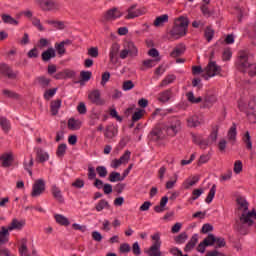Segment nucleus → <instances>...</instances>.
<instances>
[{
	"label": "nucleus",
	"instance_id": "f257e3e1",
	"mask_svg": "<svg viewBox=\"0 0 256 256\" xmlns=\"http://www.w3.org/2000/svg\"><path fill=\"white\" fill-rule=\"evenodd\" d=\"M235 215V231L240 233V235H247L249 229L255 225L256 212L255 210L250 211L249 202L245 198L238 197L236 199Z\"/></svg>",
	"mask_w": 256,
	"mask_h": 256
},
{
	"label": "nucleus",
	"instance_id": "f03ea898",
	"mask_svg": "<svg viewBox=\"0 0 256 256\" xmlns=\"http://www.w3.org/2000/svg\"><path fill=\"white\" fill-rule=\"evenodd\" d=\"M237 67L242 73H248L250 77L256 75V64L249 61V51L240 50L238 52Z\"/></svg>",
	"mask_w": 256,
	"mask_h": 256
},
{
	"label": "nucleus",
	"instance_id": "7ed1b4c3",
	"mask_svg": "<svg viewBox=\"0 0 256 256\" xmlns=\"http://www.w3.org/2000/svg\"><path fill=\"white\" fill-rule=\"evenodd\" d=\"M139 55V49L135 45L134 42L128 41L124 44V49L120 51L119 57L120 59H127L130 57L131 59H135Z\"/></svg>",
	"mask_w": 256,
	"mask_h": 256
},
{
	"label": "nucleus",
	"instance_id": "20e7f679",
	"mask_svg": "<svg viewBox=\"0 0 256 256\" xmlns=\"http://www.w3.org/2000/svg\"><path fill=\"white\" fill-rule=\"evenodd\" d=\"M152 240L154 241L150 247V249L145 250L146 255L148 256H163L161 252V236L159 233H156L152 236Z\"/></svg>",
	"mask_w": 256,
	"mask_h": 256
},
{
	"label": "nucleus",
	"instance_id": "39448f33",
	"mask_svg": "<svg viewBox=\"0 0 256 256\" xmlns=\"http://www.w3.org/2000/svg\"><path fill=\"white\" fill-rule=\"evenodd\" d=\"M221 73V66L217 65V62L210 61L208 65L204 68V73L202 74L203 79L208 81L211 77L219 75Z\"/></svg>",
	"mask_w": 256,
	"mask_h": 256
},
{
	"label": "nucleus",
	"instance_id": "423d86ee",
	"mask_svg": "<svg viewBox=\"0 0 256 256\" xmlns=\"http://www.w3.org/2000/svg\"><path fill=\"white\" fill-rule=\"evenodd\" d=\"M181 131V120L172 118L166 125V133L169 137H175Z\"/></svg>",
	"mask_w": 256,
	"mask_h": 256
},
{
	"label": "nucleus",
	"instance_id": "0eeeda50",
	"mask_svg": "<svg viewBox=\"0 0 256 256\" xmlns=\"http://www.w3.org/2000/svg\"><path fill=\"white\" fill-rule=\"evenodd\" d=\"M137 4L130 5L126 10L125 19H137L141 15H145V8H137Z\"/></svg>",
	"mask_w": 256,
	"mask_h": 256
},
{
	"label": "nucleus",
	"instance_id": "6e6552de",
	"mask_svg": "<svg viewBox=\"0 0 256 256\" xmlns=\"http://www.w3.org/2000/svg\"><path fill=\"white\" fill-rule=\"evenodd\" d=\"M121 17H123V12L117 7H113L104 13L105 21H115L116 19H121Z\"/></svg>",
	"mask_w": 256,
	"mask_h": 256
},
{
	"label": "nucleus",
	"instance_id": "1a4fd4ad",
	"mask_svg": "<svg viewBox=\"0 0 256 256\" xmlns=\"http://www.w3.org/2000/svg\"><path fill=\"white\" fill-rule=\"evenodd\" d=\"M169 35V41H172V39H181V37H185V35H187V30H184L183 28L174 24L169 32Z\"/></svg>",
	"mask_w": 256,
	"mask_h": 256
},
{
	"label": "nucleus",
	"instance_id": "9d476101",
	"mask_svg": "<svg viewBox=\"0 0 256 256\" xmlns=\"http://www.w3.org/2000/svg\"><path fill=\"white\" fill-rule=\"evenodd\" d=\"M44 191H45V180L43 179L36 180L32 186L31 195L33 197H39L40 195H42Z\"/></svg>",
	"mask_w": 256,
	"mask_h": 256
},
{
	"label": "nucleus",
	"instance_id": "9b49d317",
	"mask_svg": "<svg viewBox=\"0 0 256 256\" xmlns=\"http://www.w3.org/2000/svg\"><path fill=\"white\" fill-rule=\"evenodd\" d=\"M36 5H38L42 11H53L58 7L52 0H36Z\"/></svg>",
	"mask_w": 256,
	"mask_h": 256
},
{
	"label": "nucleus",
	"instance_id": "f8f14e48",
	"mask_svg": "<svg viewBox=\"0 0 256 256\" xmlns=\"http://www.w3.org/2000/svg\"><path fill=\"white\" fill-rule=\"evenodd\" d=\"M89 101H91L94 105H105V100L101 98V91L99 90H93L88 95Z\"/></svg>",
	"mask_w": 256,
	"mask_h": 256
},
{
	"label": "nucleus",
	"instance_id": "ddd939ff",
	"mask_svg": "<svg viewBox=\"0 0 256 256\" xmlns=\"http://www.w3.org/2000/svg\"><path fill=\"white\" fill-rule=\"evenodd\" d=\"M151 141H161L165 139V134H163V129L161 127H155L149 134Z\"/></svg>",
	"mask_w": 256,
	"mask_h": 256
},
{
	"label": "nucleus",
	"instance_id": "4468645a",
	"mask_svg": "<svg viewBox=\"0 0 256 256\" xmlns=\"http://www.w3.org/2000/svg\"><path fill=\"white\" fill-rule=\"evenodd\" d=\"M203 109H209L215 105V102L217 101V96L215 94H208L203 98Z\"/></svg>",
	"mask_w": 256,
	"mask_h": 256
},
{
	"label": "nucleus",
	"instance_id": "2eb2a0df",
	"mask_svg": "<svg viewBox=\"0 0 256 256\" xmlns=\"http://www.w3.org/2000/svg\"><path fill=\"white\" fill-rule=\"evenodd\" d=\"M23 227H25V221L17 220V218H14L10 225H8L7 229L8 231H21Z\"/></svg>",
	"mask_w": 256,
	"mask_h": 256
},
{
	"label": "nucleus",
	"instance_id": "dca6fc26",
	"mask_svg": "<svg viewBox=\"0 0 256 256\" xmlns=\"http://www.w3.org/2000/svg\"><path fill=\"white\" fill-rule=\"evenodd\" d=\"M172 97L173 90L167 89L158 94V101H160V103H168V101H170Z\"/></svg>",
	"mask_w": 256,
	"mask_h": 256
},
{
	"label": "nucleus",
	"instance_id": "f3484780",
	"mask_svg": "<svg viewBox=\"0 0 256 256\" xmlns=\"http://www.w3.org/2000/svg\"><path fill=\"white\" fill-rule=\"evenodd\" d=\"M227 139L232 145L237 141V124L233 123L227 133Z\"/></svg>",
	"mask_w": 256,
	"mask_h": 256
},
{
	"label": "nucleus",
	"instance_id": "a211bd4d",
	"mask_svg": "<svg viewBox=\"0 0 256 256\" xmlns=\"http://www.w3.org/2000/svg\"><path fill=\"white\" fill-rule=\"evenodd\" d=\"M174 25L184 29V31H187V29H189V18L180 16L179 18L175 19Z\"/></svg>",
	"mask_w": 256,
	"mask_h": 256
},
{
	"label": "nucleus",
	"instance_id": "6ab92c4d",
	"mask_svg": "<svg viewBox=\"0 0 256 256\" xmlns=\"http://www.w3.org/2000/svg\"><path fill=\"white\" fill-rule=\"evenodd\" d=\"M119 49H121V46L118 43H114L111 46L109 57L111 63H117V55L119 54Z\"/></svg>",
	"mask_w": 256,
	"mask_h": 256
},
{
	"label": "nucleus",
	"instance_id": "aec40b11",
	"mask_svg": "<svg viewBox=\"0 0 256 256\" xmlns=\"http://www.w3.org/2000/svg\"><path fill=\"white\" fill-rule=\"evenodd\" d=\"M0 161H2V167H11L13 165V154L4 153L0 156Z\"/></svg>",
	"mask_w": 256,
	"mask_h": 256
},
{
	"label": "nucleus",
	"instance_id": "412c9836",
	"mask_svg": "<svg viewBox=\"0 0 256 256\" xmlns=\"http://www.w3.org/2000/svg\"><path fill=\"white\" fill-rule=\"evenodd\" d=\"M82 125L83 122H81L79 119L70 118L68 120V129H70V131H79Z\"/></svg>",
	"mask_w": 256,
	"mask_h": 256
},
{
	"label": "nucleus",
	"instance_id": "4be33fe9",
	"mask_svg": "<svg viewBox=\"0 0 256 256\" xmlns=\"http://www.w3.org/2000/svg\"><path fill=\"white\" fill-rule=\"evenodd\" d=\"M51 193L56 199V201H59V203H63V193L61 192V189L57 185H52L51 187Z\"/></svg>",
	"mask_w": 256,
	"mask_h": 256
},
{
	"label": "nucleus",
	"instance_id": "5701e85b",
	"mask_svg": "<svg viewBox=\"0 0 256 256\" xmlns=\"http://www.w3.org/2000/svg\"><path fill=\"white\" fill-rule=\"evenodd\" d=\"M186 47L185 44H178L174 50L170 53V57L176 58V57H181L183 53H185Z\"/></svg>",
	"mask_w": 256,
	"mask_h": 256
},
{
	"label": "nucleus",
	"instance_id": "b1692460",
	"mask_svg": "<svg viewBox=\"0 0 256 256\" xmlns=\"http://www.w3.org/2000/svg\"><path fill=\"white\" fill-rule=\"evenodd\" d=\"M5 243H9V229L2 226L0 230V245H5Z\"/></svg>",
	"mask_w": 256,
	"mask_h": 256
},
{
	"label": "nucleus",
	"instance_id": "393cba45",
	"mask_svg": "<svg viewBox=\"0 0 256 256\" xmlns=\"http://www.w3.org/2000/svg\"><path fill=\"white\" fill-rule=\"evenodd\" d=\"M165 23H169V15L167 14H163L161 16H158L155 20H154V27H163V25H165Z\"/></svg>",
	"mask_w": 256,
	"mask_h": 256
},
{
	"label": "nucleus",
	"instance_id": "a878e982",
	"mask_svg": "<svg viewBox=\"0 0 256 256\" xmlns=\"http://www.w3.org/2000/svg\"><path fill=\"white\" fill-rule=\"evenodd\" d=\"M202 15L209 19V17H213L215 15V9H211L207 4H202L200 7Z\"/></svg>",
	"mask_w": 256,
	"mask_h": 256
},
{
	"label": "nucleus",
	"instance_id": "bb28decb",
	"mask_svg": "<svg viewBox=\"0 0 256 256\" xmlns=\"http://www.w3.org/2000/svg\"><path fill=\"white\" fill-rule=\"evenodd\" d=\"M56 57L55 49L48 48L46 51L42 53V61H51V59H54Z\"/></svg>",
	"mask_w": 256,
	"mask_h": 256
},
{
	"label": "nucleus",
	"instance_id": "cd10ccee",
	"mask_svg": "<svg viewBox=\"0 0 256 256\" xmlns=\"http://www.w3.org/2000/svg\"><path fill=\"white\" fill-rule=\"evenodd\" d=\"M59 109H61V100H53L50 104L51 115H57V113H59Z\"/></svg>",
	"mask_w": 256,
	"mask_h": 256
},
{
	"label": "nucleus",
	"instance_id": "c85d7f7f",
	"mask_svg": "<svg viewBox=\"0 0 256 256\" xmlns=\"http://www.w3.org/2000/svg\"><path fill=\"white\" fill-rule=\"evenodd\" d=\"M155 61H161V59H148V60H144L142 62V66L140 67V71H146V69H151L152 67H155Z\"/></svg>",
	"mask_w": 256,
	"mask_h": 256
},
{
	"label": "nucleus",
	"instance_id": "c756f323",
	"mask_svg": "<svg viewBox=\"0 0 256 256\" xmlns=\"http://www.w3.org/2000/svg\"><path fill=\"white\" fill-rule=\"evenodd\" d=\"M37 159L40 163H45V161H49V153L45 152L43 149L38 148L36 151Z\"/></svg>",
	"mask_w": 256,
	"mask_h": 256
},
{
	"label": "nucleus",
	"instance_id": "7c9ffc66",
	"mask_svg": "<svg viewBox=\"0 0 256 256\" xmlns=\"http://www.w3.org/2000/svg\"><path fill=\"white\" fill-rule=\"evenodd\" d=\"M199 241V236L197 234H194L190 241L186 244L184 251H191V249H193L196 245L197 242Z\"/></svg>",
	"mask_w": 256,
	"mask_h": 256
},
{
	"label": "nucleus",
	"instance_id": "2f4dec72",
	"mask_svg": "<svg viewBox=\"0 0 256 256\" xmlns=\"http://www.w3.org/2000/svg\"><path fill=\"white\" fill-rule=\"evenodd\" d=\"M175 79H177V76H175L174 74L166 76L159 85L160 89H163V87H167V85H171V83H173Z\"/></svg>",
	"mask_w": 256,
	"mask_h": 256
},
{
	"label": "nucleus",
	"instance_id": "473e14b6",
	"mask_svg": "<svg viewBox=\"0 0 256 256\" xmlns=\"http://www.w3.org/2000/svg\"><path fill=\"white\" fill-rule=\"evenodd\" d=\"M0 126L4 133H9L11 129V122H9L5 117H0Z\"/></svg>",
	"mask_w": 256,
	"mask_h": 256
},
{
	"label": "nucleus",
	"instance_id": "72a5a7b5",
	"mask_svg": "<svg viewBox=\"0 0 256 256\" xmlns=\"http://www.w3.org/2000/svg\"><path fill=\"white\" fill-rule=\"evenodd\" d=\"M204 36L206 41H208V43H211V41H213V37H215V30H213L211 26H207L204 31Z\"/></svg>",
	"mask_w": 256,
	"mask_h": 256
},
{
	"label": "nucleus",
	"instance_id": "f704fd0d",
	"mask_svg": "<svg viewBox=\"0 0 256 256\" xmlns=\"http://www.w3.org/2000/svg\"><path fill=\"white\" fill-rule=\"evenodd\" d=\"M115 135H117L115 126H113V125L107 126L105 129V133H104V136L106 137V139H113V137H115Z\"/></svg>",
	"mask_w": 256,
	"mask_h": 256
},
{
	"label": "nucleus",
	"instance_id": "c9c22d12",
	"mask_svg": "<svg viewBox=\"0 0 256 256\" xmlns=\"http://www.w3.org/2000/svg\"><path fill=\"white\" fill-rule=\"evenodd\" d=\"M108 179L111 183L125 180L124 176L123 175L121 176V173L119 172H111Z\"/></svg>",
	"mask_w": 256,
	"mask_h": 256
},
{
	"label": "nucleus",
	"instance_id": "e433bc0d",
	"mask_svg": "<svg viewBox=\"0 0 256 256\" xmlns=\"http://www.w3.org/2000/svg\"><path fill=\"white\" fill-rule=\"evenodd\" d=\"M91 75H93L91 71H81L80 72L81 80L79 81L80 85H84L85 82L90 81Z\"/></svg>",
	"mask_w": 256,
	"mask_h": 256
},
{
	"label": "nucleus",
	"instance_id": "4c0bfd02",
	"mask_svg": "<svg viewBox=\"0 0 256 256\" xmlns=\"http://www.w3.org/2000/svg\"><path fill=\"white\" fill-rule=\"evenodd\" d=\"M188 127H199L201 125V120H199V116H192L187 119Z\"/></svg>",
	"mask_w": 256,
	"mask_h": 256
},
{
	"label": "nucleus",
	"instance_id": "58836bf2",
	"mask_svg": "<svg viewBox=\"0 0 256 256\" xmlns=\"http://www.w3.org/2000/svg\"><path fill=\"white\" fill-rule=\"evenodd\" d=\"M19 253L21 256H29V249H27V239H22Z\"/></svg>",
	"mask_w": 256,
	"mask_h": 256
},
{
	"label": "nucleus",
	"instance_id": "ea45409f",
	"mask_svg": "<svg viewBox=\"0 0 256 256\" xmlns=\"http://www.w3.org/2000/svg\"><path fill=\"white\" fill-rule=\"evenodd\" d=\"M109 207H111L109 205V202L105 199H102L97 203L95 209H96V211L101 212V211H103V209H109Z\"/></svg>",
	"mask_w": 256,
	"mask_h": 256
},
{
	"label": "nucleus",
	"instance_id": "a19ab883",
	"mask_svg": "<svg viewBox=\"0 0 256 256\" xmlns=\"http://www.w3.org/2000/svg\"><path fill=\"white\" fill-rule=\"evenodd\" d=\"M215 241H217V237L213 234H209L202 242H204V245L207 247H213V245H215Z\"/></svg>",
	"mask_w": 256,
	"mask_h": 256
},
{
	"label": "nucleus",
	"instance_id": "79ce46f5",
	"mask_svg": "<svg viewBox=\"0 0 256 256\" xmlns=\"http://www.w3.org/2000/svg\"><path fill=\"white\" fill-rule=\"evenodd\" d=\"M187 239H189L187 232H182L181 234L174 238L175 243H177L178 245H183V243H185Z\"/></svg>",
	"mask_w": 256,
	"mask_h": 256
},
{
	"label": "nucleus",
	"instance_id": "37998d69",
	"mask_svg": "<svg viewBox=\"0 0 256 256\" xmlns=\"http://www.w3.org/2000/svg\"><path fill=\"white\" fill-rule=\"evenodd\" d=\"M2 21L7 23L8 25H19V22L15 20V18L11 17V15L4 14L2 15Z\"/></svg>",
	"mask_w": 256,
	"mask_h": 256
},
{
	"label": "nucleus",
	"instance_id": "c03bdc74",
	"mask_svg": "<svg viewBox=\"0 0 256 256\" xmlns=\"http://www.w3.org/2000/svg\"><path fill=\"white\" fill-rule=\"evenodd\" d=\"M215 193H217V185L213 184V186L211 187L208 196L206 197V203H211L215 197Z\"/></svg>",
	"mask_w": 256,
	"mask_h": 256
},
{
	"label": "nucleus",
	"instance_id": "a18cd8bd",
	"mask_svg": "<svg viewBox=\"0 0 256 256\" xmlns=\"http://www.w3.org/2000/svg\"><path fill=\"white\" fill-rule=\"evenodd\" d=\"M186 97H187V100L189 101V103L197 104V103H201V101H203L202 97L195 98V94H193V92L186 93Z\"/></svg>",
	"mask_w": 256,
	"mask_h": 256
},
{
	"label": "nucleus",
	"instance_id": "49530a36",
	"mask_svg": "<svg viewBox=\"0 0 256 256\" xmlns=\"http://www.w3.org/2000/svg\"><path fill=\"white\" fill-rule=\"evenodd\" d=\"M55 51L58 53V55H60V57H63V55H65V41L56 43Z\"/></svg>",
	"mask_w": 256,
	"mask_h": 256
},
{
	"label": "nucleus",
	"instance_id": "de8ad7c7",
	"mask_svg": "<svg viewBox=\"0 0 256 256\" xmlns=\"http://www.w3.org/2000/svg\"><path fill=\"white\" fill-rule=\"evenodd\" d=\"M37 81L43 89L49 87V83H51V79L46 78L45 76L38 77Z\"/></svg>",
	"mask_w": 256,
	"mask_h": 256
},
{
	"label": "nucleus",
	"instance_id": "09e8293b",
	"mask_svg": "<svg viewBox=\"0 0 256 256\" xmlns=\"http://www.w3.org/2000/svg\"><path fill=\"white\" fill-rule=\"evenodd\" d=\"M57 93V88L49 89L44 92V99L46 101H49L55 97V94Z\"/></svg>",
	"mask_w": 256,
	"mask_h": 256
},
{
	"label": "nucleus",
	"instance_id": "8fccbe9b",
	"mask_svg": "<svg viewBox=\"0 0 256 256\" xmlns=\"http://www.w3.org/2000/svg\"><path fill=\"white\" fill-rule=\"evenodd\" d=\"M5 75L8 79H17V77H19V71H13L11 68H6Z\"/></svg>",
	"mask_w": 256,
	"mask_h": 256
},
{
	"label": "nucleus",
	"instance_id": "3c124183",
	"mask_svg": "<svg viewBox=\"0 0 256 256\" xmlns=\"http://www.w3.org/2000/svg\"><path fill=\"white\" fill-rule=\"evenodd\" d=\"M2 95L4 97H7L8 99H17L18 95L17 93L13 92L12 90L9 89H3L2 90Z\"/></svg>",
	"mask_w": 256,
	"mask_h": 256
},
{
	"label": "nucleus",
	"instance_id": "603ef678",
	"mask_svg": "<svg viewBox=\"0 0 256 256\" xmlns=\"http://www.w3.org/2000/svg\"><path fill=\"white\" fill-rule=\"evenodd\" d=\"M122 165H127L131 159V151L126 150L125 153L119 158Z\"/></svg>",
	"mask_w": 256,
	"mask_h": 256
},
{
	"label": "nucleus",
	"instance_id": "864d4df0",
	"mask_svg": "<svg viewBox=\"0 0 256 256\" xmlns=\"http://www.w3.org/2000/svg\"><path fill=\"white\" fill-rule=\"evenodd\" d=\"M244 143H246L247 149H253V142H251V134H249V131H247L244 135Z\"/></svg>",
	"mask_w": 256,
	"mask_h": 256
},
{
	"label": "nucleus",
	"instance_id": "5fc2aeb1",
	"mask_svg": "<svg viewBox=\"0 0 256 256\" xmlns=\"http://www.w3.org/2000/svg\"><path fill=\"white\" fill-rule=\"evenodd\" d=\"M87 55H89V57H93L94 59H97V57H99V48L98 47L89 48Z\"/></svg>",
	"mask_w": 256,
	"mask_h": 256
},
{
	"label": "nucleus",
	"instance_id": "6e6d98bb",
	"mask_svg": "<svg viewBox=\"0 0 256 256\" xmlns=\"http://www.w3.org/2000/svg\"><path fill=\"white\" fill-rule=\"evenodd\" d=\"M219 135V125L213 127V131L209 136L210 141L215 142L217 141V137Z\"/></svg>",
	"mask_w": 256,
	"mask_h": 256
},
{
	"label": "nucleus",
	"instance_id": "4d7b16f0",
	"mask_svg": "<svg viewBox=\"0 0 256 256\" xmlns=\"http://www.w3.org/2000/svg\"><path fill=\"white\" fill-rule=\"evenodd\" d=\"M88 179L89 181L97 179V173L95 172V168L91 165L88 166Z\"/></svg>",
	"mask_w": 256,
	"mask_h": 256
},
{
	"label": "nucleus",
	"instance_id": "13d9d810",
	"mask_svg": "<svg viewBox=\"0 0 256 256\" xmlns=\"http://www.w3.org/2000/svg\"><path fill=\"white\" fill-rule=\"evenodd\" d=\"M31 167H33V157H30L29 161H24V169L28 171L29 175H33V171H31Z\"/></svg>",
	"mask_w": 256,
	"mask_h": 256
},
{
	"label": "nucleus",
	"instance_id": "bf43d9fd",
	"mask_svg": "<svg viewBox=\"0 0 256 256\" xmlns=\"http://www.w3.org/2000/svg\"><path fill=\"white\" fill-rule=\"evenodd\" d=\"M135 87V84L131 80H127L123 82L122 89L123 91H131Z\"/></svg>",
	"mask_w": 256,
	"mask_h": 256
},
{
	"label": "nucleus",
	"instance_id": "052dcab7",
	"mask_svg": "<svg viewBox=\"0 0 256 256\" xmlns=\"http://www.w3.org/2000/svg\"><path fill=\"white\" fill-rule=\"evenodd\" d=\"M233 171H234V173H236V175H239V173H241V171H243V162H241V160H237L234 163Z\"/></svg>",
	"mask_w": 256,
	"mask_h": 256
},
{
	"label": "nucleus",
	"instance_id": "680f3d73",
	"mask_svg": "<svg viewBox=\"0 0 256 256\" xmlns=\"http://www.w3.org/2000/svg\"><path fill=\"white\" fill-rule=\"evenodd\" d=\"M56 155H57L58 159H63V157H65V144H60L58 146Z\"/></svg>",
	"mask_w": 256,
	"mask_h": 256
},
{
	"label": "nucleus",
	"instance_id": "e2e57ef3",
	"mask_svg": "<svg viewBox=\"0 0 256 256\" xmlns=\"http://www.w3.org/2000/svg\"><path fill=\"white\" fill-rule=\"evenodd\" d=\"M32 25L38 29V31H45V27L41 24V20L38 18H32Z\"/></svg>",
	"mask_w": 256,
	"mask_h": 256
},
{
	"label": "nucleus",
	"instance_id": "0e129e2a",
	"mask_svg": "<svg viewBox=\"0 0 256 256\" xmlns=\"http://www.w3.org/2000/svg\"><path fill=\"white\" fill-rule=\"evenodd\" d=\"M143 113H145V110H141V109H139L137 112H135L132 115L133 123H136V121H139L141 119V117H143Z\"/></svg>",
	"mask_w": 256,
	"mask_h": 256
},
{
	"label": "nucleus",
	"instance_id": "69168bd1",
	"mask_svg": "<svg viewBox=\"0 0 256 256\" xmlns=\"http://www.w3.org/2000/svg\"><path fill=\"white\" fill-rule=\"evenodd\" d=\"M232 55H233V52H231V49H229V48L224 49L223 54H222L223 61H229L231 59Z\"/></svg>",
	"mask_w": 256,
	"mask_h": 256
},
{
	"label": "nucleus",
	"instance_id": "338daca9",
	"mask_svg": "<svg viewBox=\"0 0 256 256\" xmlns=\"http://www.w3.org/2000/svg\"><path fill=\"white\" fill-rule=\"evenodd\" d=\"M96 172L98 173L99 177H107V168H105V166H98L96 168Z\"/></svg>",
	"mask_w": 256,
	"mask_h": 256
},
{
	"label": "nucleus",
	"instance_id": "774afa93",
	"mask_svg": "<svg viewBox=\"0 0 256 256\" xmlns=\"http://www.w3.org/2000/svg\"><path fill=\"white\" fill-rule=\"evenodd\" d=\"M248 109L250 111H256V96L252 97L248 103Z\"/></svg>",
	"mask_w": 256,
	"mask_h": 256
}]
</instances>
